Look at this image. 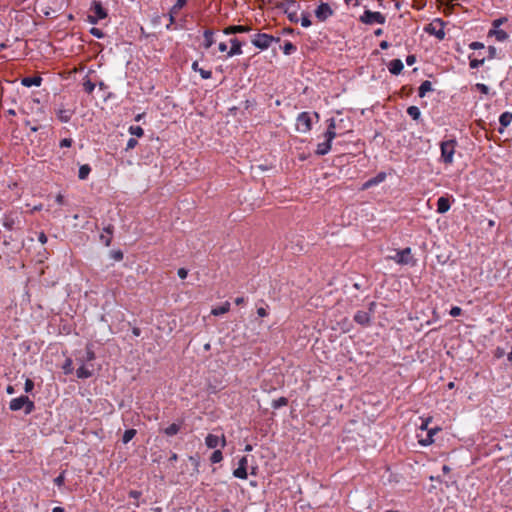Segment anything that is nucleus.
<instances>
[{"instance_id": "obj_4", "label": "nucleus", "mask_w": 512, "mask_h": 512, "mask_svg": "<svg viewBox=\"0 0 512 512\" xmlns=\"http://www.w3.org/2000/svg\"><path fill=\"white\" fill-rule=\"evenodd\" d=\"M9 408L12 411H18L24 408L25 414H30L34 410L35 406L28 396L23 395L17 398H13L10 401Z\"/></svg>"}, {"instance_id": "obj_46", "label": "nucleus", "mask_w": 512, "mask_h": 512, "mask_svg": "<svg viewBox=\"0 0 512 512\" xmlns=\"http://www.w3.org/2000/svg\"><path fill=\"white\" fill-rule=\"evenodd\" d=\"M507 21V18L501 17L498 19H495L492 23L494 29H498L502 24H504Z\"/></svg>"}, {"instance_id": "obj_45", "label": "nucleus", "mask_w": 512, "mask_h": 512, "mask_svg": "<svg viewBox=\"0 0 512 512\" xmlns=\"http://www.w3.org/2000/svg\"><path fill=\"white\" fill-rule=\"evenodd\" d=\"M449 314L452 316V317H457L459 315L462 314V309L459 307V306H453L451 309H450V312Z\"/></svg>"}, {"instance_id": "obj_13", "label": "nucleus", "mask_w": 512, "mask_h": 512, "mask_svg": "<svg viewBox=\"0 0 512 512\" xmlns=\"http://www.w3.org/2000/svg\"><path fill=\"white\" fill-rule=\"evenodd\" d=\"M251 31V27L247 25H231L224 28L223 33L225 35H232L237 33H247Z\"/></svg>"}, {"instance_id": "obj_7", "label": "nucleus", "mask_w": 512, "mask_h": 512, "mask_svg": "<svg viewBox=\"0 0 512 512\" xmlns=\"http://www.w3.org/2000/svg\"><path fill=\"white\" fill-rule=\"evenodd\" d=\"M388 258L400 265H408L415 263L411 254V248L409 247L400 251H396V254L394 256H389Z\"/></svg>"}, {"instance_id": "obj_48", "label": "nucleus", "mask_w": 512, "mask_h": 512, "mask_svg": "<svg viewBox=\"0 0 512 512\" xmlns=\"http://www.w3.org/2000/svg\"><path fill=\"white\" fill-rule=\"evenodd\" d=\"M469 48L472 49V50H479V49H483L484 48V44L481 43V42H472L469 44Z\"/></svg>"}, {"instance_id": "obj_63", "label": "nucleus", "mask_w": 512, "mask_h": 512, "mask_svg": "<svg viewBox=\"0 0 512 512\" xmlns=\"http://www.w3.org/2000/svg\"><path fill=\"white\" fill-rule=\"evenodd\" d=\"M87 20L90 24H96V23H98V21L100 19L96 18V16L93 14V15H88Z\"/></svg>"}, {"instance_id": "obj_14", "label": "nucleus", "mask_w": 512, "mask_h": 512, "mask_svg": "<svg viewBox=\"0 0 512 512\" xmlns=\"http://www.w3.org/2000/svg\"><path fill=\"white\" fill-rule=\"evenodd\" d=\"M354 321L362 326H368L371 321V314L367 311H357L354 315Z\"/></svg>"}, {"instance_id": "obj_31", "label": "nucleus", "mask_w": 512, "mask_h": 512, "mask_svg": "<svg viewBox=\"0 0 512 512\" xmlns=\"http://www.w3.org/2000/svg\"><path fill=\"white\" fill-rule=\"evenodd\" d=\"M282 49H283V53L285 55H290V54H292L293 52L296 51V46L292 42L286 41L284 43Z\"/></svg>"}, {"instance_id": "obj_47", "label": "nucleus", "mask_w": 512, "mask_h": 512, "mask_svg": "<svg viewBox=\"0 0 512 512\" xmlns=\"http://www.w3.org/2000/svg\"><path fill=\"white\" fill-rule=\"evenodd\" d=\"M138 141L135 138H130L126 144V150H131L136 147Z\"/></svg>"}, {"instance_id": "obj_59", "label": "nucleus", "mask_w": 512, "mask_h": 512, "mask_svg": "<svg viewBox=\"0 0 512 512\" xmlns=\"http://www.w3.org/2000/svg\"><path fill=\"white\" fill-rule=\"evenodd\" d=\"M416 62V56L415 55H408L406 57V63L408 65H413Z\"/></svg>"}, {"instance_id": "obj_50", "label": "nucleus", "mask_w": 512, "mask_h": 512, "mask_svg": "<svg viewBox=\"0 0 512 512\" xmlns=\"http://www.w3.org/2000/svg\"><path fill=\"white\" fill-rule=\"evenodd\" d=\"M189 461L194 466L195 471L198 472V468H199V465H200L199 460L196 457H194V456H189Z\"/></svg>"}, {"instance_id": "obj_8", "label": "nucleus", "mask_w": 512, "mask_h": 512, "mask_svg": "<svg viewBox=\"0 0 512 512\" xmlns=\"http://www.w3.org/2000/svg\"><path fill=\"white\" fill-rule=\"evenodd\" d=\"M444 22L441 19L435 20L433 23L429 24L425 31L431 35H434L439 40H443L445 38V32L443 29Z\"/></svg>"}, {"instance_id": "obj_56", "label": "nucleus", "mask_w": 512, "mask_h": 512, "mask_svg": "<svg viewBox=\"0 0 512 512\" xmlns=\"http://www.w3.org/2000/svg\"><path fill=\"white\" fill-rule=\"evenodd\" d=\"M179 278L185 279L188 275V271L185 268H179L177 271Z\"/></svg>"}, {"instance_id": "obj_2", "label": "nucleus", "mask_w": 512, "mask_h": 512, "mask_svg": "<svg viewBox=\"0 0 512 512\" xmlns=\"http://www.w3.org/2000/svg\"><path fill=\"white\" fill-rule=\"evenodd\" d=\"M457 141L455 139L444 140L440 143L441 155L439 161L446 166L454 163Z\"/></svg>"}, {"instance_id": "obj_26", "label": "nucleus", "mask_w": 512, "mask_h": 512, "mask_svg": "<svg viewBox=\"0 0 512 512\" xmlns=\"http://www.w3.org/2000/svg\"><path fill=\"white\" fill-rule=\"evenodd\" d=\"M432 83L428 80H425L421 83L419 89H418V95L419 97H424L427 92L432 91Z\"/></svg>"}, {"instance_id": "obj_1", "label": "nucleus", "mask_w": 512, "mask_h": 512, "mask_svg": "<svg viewBox=\"0 0 512 512\" xmlns=\"http://www.w3.org/2000/svg\"><path fill=\"white\" fill-rule=\"evenodd\" d=\"M336 122L333 118L328 120L327 131L324 134L325 141L317 145L315 154L318 156H324L328 154L332 148V141L336 138Z\"/></svg>"}, {"instance_id": "obj_44", "label": "nucleus", "mask_w": 512, "mask_h": 512, "mask_svg": "<svg viewBox=\"0 0 512 512\" xmlns=\"http://www.w3.org/2000/svg\"><path fill=\"white\" fill-rule=\"evenodd\" d=\"M198 73L200 74L202 79H210L212 77V72L210 70H205L201 68L199 69Z\"/></svg>"}, {"instance_id": "obj_51", "label": "nucleus", "mask_w": 512, "mask_h": 512, "mask_svg": "<svg viewBox=\"0 0 512 512\" xmlns=\"http://www.w3.org/2000/svg\"><path fill=\"white\" fill-rule=\"evenodd\" d=\"M176 15H177L176 13H172L171 11H169V24L166 26L167 30L171 29V26L175 22Z\"/></svg>"}, {"instance_id": "obj_37", "label": "nucleus", "mask_w": 512, "mask_h": 512, "mask_svg": "<svg viewBox=\"0 0 512 512\" xmlns=\"http://www.w3.org/2000/svg\"><path fill=\"white\" fill-rule=\"evenodd\" d=\"M484 62H485L484 58L483 59H471L469 66H470V68L475 69V68L482 66L484 64Z\"/></svg>"}, {"instance_id": "obj_57", "label": "nucleus", "mask_w": 512, "mask_h": 512, "mask_svg": "<svg viewBox=\"0 0 512 512\" xmlns=\"http://www.w3.org/2000/svg\"><path fill=\"white\" fill-rule=\"evenodd\" d=\"M33 387H34L33 381L30 379H27L25 382V391L30 392L33 389Z\"/></svg>"}, {"instance_id": "obj_53", "label": "nucleus", "mask_w": 512, "mask_h": 512, "mask_svg": "<svg viewBox=\"0 0 512 512\" xmlns=\"http://www.w3.org/2000/svg\"><path fill=\"white\" fill-rule=\"evenodd\" d=\"M100 239L106 246H109L111 244V236L108 234H101Z\"/></svg>"}, {"instance_id": "obj_23", "label": "nucleus", "mask_w": 512, "mask_h": 512, "mask_svg": "<svg viewBox=\"0 0 512 512\" xmlns=\"http://www.w3.org/2000/svg\"><path fill=\"white\" fill-rule=\"evenodd\" d=\"M42 82L41 77H25L22 79L21 83L23 86L32 87V86H40Z\"/></svg>"}, {"instance_id": "obj_29", "label": "nucleus", "mask_w": 512, "mask_h": 512, "mask_svg": "<svg viewBox=\"0 0 512 512\" xmlns=\"http://www.w3.org/2000/svg\"><path fill=\"white\" fill-rule=\"evenodd\" d=\"M407 114L413 119L418 120L421 116L420 109L417 106H409L407 108Z\"/></svg>"}, {"instance_id": "obj_24", "label": "nucleus", "mask_w": 512, "mask_h": 512, "mask_svg": "<svg viewBox=\"0 0 512 512\" xmlns=\"http://www.w3.org/2000/svg\"><path fill=\"white\" fill-rule=\"evenodd\" d=\"M182 423H172L168 427H166L163 432L165 435L171 437L179 433L181 430Z\"/></svg>"}, {"instance_id": "obj_62", "label": "nucleus", "mask_w": 512, "mask_h": 512, "mask_svg": "<svg viewBox=\"0 0 512 512\" xmlns=\"http://www.w3.org/2000/svg\"><path fill=\"white\" fill-rule=\"evenodd\" d=\"M257 314L259 317H266L268 315L266 309L263 307L257 309Z\"/></svg>"}, {"instance_id": "obj_58", "label": "nucleus", "mask_w": 512, "mask_h": 512, "mask_svg": "<svg viewBox=\"0 0 512 512\" xmlns=\"http://www.w3.org/2000/svg\"><path fill=\"white\" fill-rule=\"evenodd\" d=\"M140 496H141V492H140V491H137V490H131V491L129 492V497H130V498L138 499Z\"/></svg>"}, {"instance_id": "obj_60", "label": "nucleus", "mask_w": 512, "mask_h": 512, "mask_svg": "<svg viewBox=\"0 0 512 512\" xmlns=\"http://www.w3.org/2000/svg\"><path fill=\"white\" fill-rule=\"evenodd\" d=\"M288 18L291 22H298L299 21V18L297 16V13L296 12H293V13H288Z\"/></svg>"}, {"instance_id": "obj_6", "label": "nucleus", "mask_w": 512, "mask_h": 512, "mask_svg": "<svg viewBox=\"0 0 512 512\" xmlns=\"http://www.w3.org/2000/svg\"><path fill=\"white\" fill-rule=\"evenodd\" d=\"M312 129V117L309 112H301L296 119V130L301 133H308Z\"/></svg>"}, {"instance_id": "obj_3", "label": "nucleus", "mask_w": 512, "mask_h": 512, "mask_svg": "<svg viewBox=\"0 0 512 512\" xmlns=\"http://www.w3.org/2000/svg\"><path fill=\"white\" fill-rule=\"evenodd\" d=\"M280 38H276L266 33H256L251 36V43L260 50L268 49L273 42L278 43Z\"/></svg>"}, {"instance_id": "obj_21", "label": "nucleus", "mask_w": 512, "mask_h": 512, "mask_svg": "<svg viewBox=\"0 0 512 512\" xmlns=\"http://www.w3.org/2000/svg\"><path fill=\"white\" fill-rule=\"evenodd\" d=\"M451 207L450 201L446 197H440L437 200V212L440 214L446 213Z\"/></svg>"}, {"instance_id": "obj_15", "label": "nucleus", "mask_w": 512, "mask_h": 512, "mask_svg": "<svg viewBox=\"0 0 512 512\" xmlns=\"http://www.w3.org/2000/svg\"><path fill=\"white\" fill-rule=\"evenodd\" d=\"M231 48L227 51V57H233L235 55L242 54V42L238 38H232L230 40Z\"/></svg>"}, {"instance_id": "obj_32", "label": "nucleus", "mask_w": 512, "mask_h": 512, "mask_svg": "<svg viewBox=\"0 0 512 512\" xmlns=\"http://www.w3.org/2000/svg\"><path fill=\"white\" fill-rule=\"evenodd\" d=\"M187 4V0H177L176 3L171 7L172 13L178 14L179 11Z\"/></svg>"}, {"instance_id": "obj_42", "label": "nucleus", "mask_w": 512, "mask_h": 512, "mask_svg": "<svg viewBox=\"0 0 512 512\" xmlns=\"http://www.w3.org/2000/svg\"><path fill=\"white\" fill-rule=\"evenodd\" d=\"M63 370H64V373L65 374H70L72 373V360L70 358L66 359L64 365H63Z\"/></svg>"}, {"instance_id": "obj_27", "label": "nucleus", "mask_w": 512, "mask_h": 512, "mask_svg": "<svg viewBox=\"0 0 512 512\" xmlns=\"http://www.w3.org/2000/svg\"><path fill=\"white\" fill-rule=\"evenodd\" d=\"M230 310V303L225 302L223 305L212 309L211 314L214 316H220L227 313Z\"/></svg>"}, {"instance_id": "obj_64", "label": "nucleus", "mask_w": 512, "mask_h": 512, "mask_svg": "<svg viewBox=\"0 0 512 512\" xmlns=\"http://www.w3.org/2000/svg\"><path fill=\"white\" fill-rule=\"evenodd\" d=\"M55 201L57 204L59 205H63L64 204V196L62 194H58L55 198Z\"/></svg>"}, {"instance_id": "obj_16", "label": "nucleus", "mask_w": 512, "mask_h": 512, "mask_svg": "<svg viewBox=\"0 0 512 512\" xmlns=\"http://www.w3.org/2000/svg\"><path fill=\"white\" fill-rule=\"evenodd\" d=\"M91 11L94 13L96 18L101 19V20L105 19L108 15L106 9L102 6L101 2H99V1L93 2Z\"/></svg>"}, {"instance_id": "obj_11", "label": "nucleus", "mask_w": 512, "mask_h": 512, "mask_svg": "<svg viewBox=\"0 0 512 512\" xmlns=\"http://www.w3.org/2000/svg\"><path fill=\"white\" fill-rule=\"evenodd\" d=\"M247 465L248 460L246 456L239 459L238 467L233 471V475L239 479H247Z\"/></svg>"}, {"instance_id": "obj_36", "label": "nucleus", "mask_w": 512, "mask_h": 512, "mask_svg": "<svg viewBox=\"0 0 512 512\" xmlns=\"http://www.w3.org/2000/svg\"><path fill=\"white\" fill-rule=\"evenodd\" d=\"M94 359H95V353H94V351H93L91 348L87 347V349H86V355H85V357L81 360V362H83V363H84V361L91 362V361H93Z\"/></svg>"}, {"instance_id": "obj_52", "label": "nucleus", "mask_w": 512, "mask_h": 512, "mask_svg": "<svg viewBox=\"0 0 512 512\" xmlns=\"http://www.w3.org/2000/svg\"><path fill=\"white\" fill-rule=\"evenodd\" d=\"M112 257H113V259H114V260H116V261H121V260L123 259L124 255H123V252H122V251L117 250V251H114V252L112 253Z\"/></svg>"}, {"instance_id": "obj_43", "label": "nucleus", "mask_w": 512, "mask_h": 512, "mask_svg": "<svg viewBox=\"0 0 512 512\" xmlns=\"http://www.w3.org/2000/svg\"><path fill=\"white\" fill-rule=\"evenodd\" d=\"M475 88L482 94H488L490 90L489 87L483 83H477L475 85Z\"/></svg>"}, {"instance_id": "obj_25", "label": "nucleus", "mask_w": 512, "mask_h": 512, "mask_svg": "<svg viewBox=\"0 0 512 512\" xmlns=\"http://www.w3.org/2000/svg\"><path fill=\"white\" fill-rule=\"evenodd\" d=\"M489 36L494 35L496 40L499 42H503L508 38V34L506 31L501 29H492L488 33Z\"/></svg>"}, {"instance_id": "obj_33", "label": "nucleus", "mask_w": 512, "mask_h": 512, "mask_svg": "<svg viewBox=\"0 0 512 512\" xmlns=\"http://www.w3.org/2000/svg\"><path fill=\"white\" fill-rule=\"evenodd\" d=\"M288 404V400L285 397H280L278 399L273 400L272 407L274 409H278L280 407L286 406Z\"/></svg>"}, {"instance_id": "obj_5", "label": "nucleus", "mask_w": 512, "mask_h": 512, "mask_svg": "<svg viewBox=\"0 0 512 512\" xmlns=\"http://www.w3.org/2000/svg\"><path fill=\"white\" fill-rule=\"evenodd\" d=\"M359 20L366 25H373L375 23L383 25L386 22V18L381 12H374L368 9L364 11Z\"/></svg>"}, {"instance_id": "obj_28", "label": "nucleus", "mask_w": 512, "mask_h": 512, "mask_svg": "<svg viewBox=\"0 0 512 512\" xmlns=\"http://www.w3.org/2000/svg\"><path fill=\"white\" fill-rule=\"evenodd\" d=\"M91 172V167L88 164L81 165L78 172L80 180H85Z\"/></svg>"}, {"instance_id": "obj_20", "label": "nucleus", "mask_w": 512, "mask_h": 512, "mask_svg": "<svg viewBox=\"0 0 512 512\" xmlns=\"http://www.w3.org/2000/svg\"><path fill=\"white\" fill-rule=\"evenodd\" d=\"M203 37V47L207 50L215 43L214 31L211 29H206L203 33Z\"/></svg>"}, {"instance_id": "obj_34", "label": "nucleus", "mask_w": 512, "mask_h": 512, "mask_svg": "<svg viewBox=\"0 0 512 512\" xmlns=\"http://www.w3.org/2000/svg\"><path fill=\"white\" fill-rule=\"evenodd\" d=\"M223 460V454L220 450H215L211 457H210V461L215 464V463H219Z\"/></svg>"}, {"instance_id": "obj_38", "label": "nucleus", "mask_w": 512, "mask_h": 512, "mask_svg": "<svg viewBox=\"0 0 512 512\" xmlns=\"http://www.w3.org/2000/svg\"><path fill=\"white\" fill-rule=\"evenodd\" d=\"M90 33H91L94 37H96V38H98V39H102V38H104V36H105L104 32H103L101 29L96 28V27L91 28V29H90Z\"/></svg>"}, {"instance_id": "obj_9", "label": "nucleus", "mask_w": 512, "mask_h": 512, "mask_svg": "<svg viewBox=\"0 0 512 512\" xmlns=\"http://www.w3.org/2000/svg\"><path fill=\"white\" fill-rule=\"evenodd\" d=\"M333 14L334 11L331 8V6L328 3L324 2L320 3L315 10V16L321 22L326 21Z\"/></svg>"}, {"instance_id": "obj_49", "label": "nucleus", "mask_w": 512, "mask_h": 512, "mask_svg": "<svg viewBox=\"0 0 512 512\" xmlns=\"http://www.w3.org/2000/svg\"><path fill=\"white\" fill-rule=\"evenodd\" d=\"M73 143L71 138H64L60 141V147H70Z\"/></svg>"}, {"instance_id": "obj_22", "label": "nucleus", "mask_w": 512, "mask_h": 512, "mask_svg": "<svg viewBox=\"0 0 512 512\" xmlns=\"http://www.w3.org/2000/svg\"><path fill=\"white\" fill-rule=\"evenodd\" d=\"M76 375L80 379H86L92 376V370L82 362L81 366L76 371Z\"/></svg>"}, {"instance_id": "obj_40", "label": "nucleus", "mask_w": 512, "mask_h": 512, "mask_svg": "<svg viewBox=\"0 0 512 512\" xmlns=\"http://www.w3.org/2000/svg\"><path fill=\"white\" fill-rule=\"evenodd\" d=\"M55 485L61 487L65 483V471L61 472L55 479Z\"/></svg>"}, {"instance_id": "obj_39", "label": "nucleus", "mask_w": 512, "mask_h": 512, "mask_svg": "<svg viewBox=\"0 0 512 512\" xmlns=\"http://www.w3.org/2000/svg\"><path fill=\"white\" fill-rule=\"evenodd\" d=\"M300 21H301V25L305 28H307L311 25V20L309 18V15L306 13H302Z\"/></svg>"}, {"instance_id": "obj_12", "label": "nucleus", "mask_w": 512, "mask_h": 512, "mask_svg": "<svg viewBox=\"0 0 512 512\" xmlns=\"http://www.w3.org/2000/svg\"><path fill=\"white\" fill-rule=\"evenodd\" d=\"M220 443L222 447L226 445V439L224 435L219 437L215 434H208L205 438V444L210 449L216 448Z\"/></svg>"}, {"instance_id": "obj_54", "label": "nucleus", "mask_w": 512, "mask_h": 512, "mask_svg": "<svg viewBox=\"0 0 512 512\" xmlns=\"http://www.w3.org/2000/svg\"><path fill=\"white\" fill-rule=\"evenodd\" d=\"M488 58L489 59H493L496 57V54H497V49L494 47V46H489L488 47Z\"/></svg>"}, {"instance_id": "obj_10", "label": "nucleus", "mask_w": 512, "mask_h": 512, "mask_svg": "<svg viewBox=\"0 0 512 512\" xmlns=\"http://www.w3.org/2000/svg\"><path fill=\"white\" fill-rule=\"evenodd\" d=\"M75 110L73 108H66L64 105H60L55 108V114L58 120L62 123H68L72 116L74 115Z\"/></svg>"}, {"instance_id": "obj_30", "label": "nucleus", "mask_w": 512, "mask_h": 512, "mask_svg": "<svg viewBox=\"0 0 512 512\" xmlns=\"http://www.w3.org/2000/svg\"><path fill=\"white\" fill-rule=\"evenodd\" d=\"M136 430L135 429H128L124 432L123 434V437H122V442L124 444H127L128 442H130L134 436L136 435Z\"/></svg>"}, {"instance_id": "obj_41", "label": "nucleus", "mask_w": 512, "mask_h": 512, "mask_svg": "<svg viewBox=\"0 0 512 512\" xmlns=\"http://www.w3.org/2000/svg\"><path fill=\"white\" fill-rule=\"evenodd\" d=\"M83 87H84L85 92L90 94L95 89V84L93 82H91L90 80H87L83 83Z\"/></svg>"}, {"instance_id": "obj_18", "label": "nucleus", "mask_w": 512, "mask_h": 512, "mask_svg": "<svg viewBox=\"0 0 512 512\" xmlns=\"http://www.w3.org/2000/svg\"><path fill=\"white\" fill-rule=\"evenodd\" d=\"M403 68V62L400 59H393L388 65L389 72L393 75H399Z\"/></svg>"}, {"instance_id": "obj_35", "label": "nucleus", "mask_w": 512, "mask_h": 512, "mask_svg": "<svg viewBox=\"0 0 512 512\" xmlns=\"http://www.w3.org/2000/svg\"><path fill=\"white\" fill-rule=\"evenodd\" d=\"M129 132L137 137H142L144 134V130L140 126H130Z\"/></svg>"}, {"instance_id": "obj_17", "label": "nucleus", "mask_w": 512, "mask_h": 512, "mask_svg": "<svg viewBox=\"0 0 512 512\" xmlns=\"http://www.w3.org/2000/svg\"><path fill=\"white\" fill-rule=\"evenodd\" d=\"M441 429L436 428H430L427 430V434L425 438L419 439V444L422 446H429L434 442V435L440 431Z\"/></svg>"}, {"instance_id": "obj_55", "label": "nucleus", "mask_w": 512, "mask_h": 512, "mask_svg": "<svg viewBox=\"0 0 512 512\" xmlns=\"http://www.w3.org/2000/svg\"><path fill=\"white\" fill-rule=\"evenodd\" d=\"M432 421V418L431 417H428L426 418L425 420H423L422 424L420 425V429L421 430H428V425L429 423Z\"/></svg>"}, {"instance_id": "obj_61", "label": "nucleus", "mask_w": 512, "mask_h": 512, "mask_svg": "<svg viewBox=\"0 0 512 512\" xmlns=\"http://www.w3.org/2000/svg\"><path fill=\"white\" fill-rule=\"evenodd\" d=\"M38 241L41 243V244H45L47 242V236L45 235L44 232H41L39 235H38Z\"/></svg>"}, {"instance_id": "obj_19", "label": "nucleus", "mask_w": 512, "mask_h": 512, "mask_svg": "<svg viewBox=\"0 0 512 512\" xmlns=\"http://www.w3.org/2000/svg\"><path fill=\"white\" fill-rule=\"evenodd\" d=\"M512 122V113L511 112H503L499 117V123L501 127L498 129L499 133L504 132V128L510 125Z\"/></svg>"}]
</instances>
